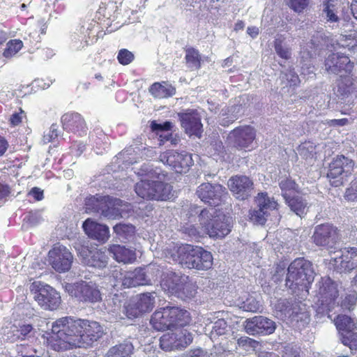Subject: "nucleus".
<instances>
[{"label": "nucleus", "mask_w": 357, "mask_h": 357, "mask_svg": "<svg viewBox=\"0 0 357 357\" xmlns=\"http://www.w3.org/2000/svg\"><path fill=\"white\" fill-rule=\"evenodd\" d=\"M55 351H64L74 348H87L105 334L97 321L65 317L56 320L52 326Z\"/></svg>", "instance_id": "obj_1"}, {"label": "nucleus", "mask_w": 357, "mask_h": 357, "mask_svg": "<svg viewBox=\"0 0 357 357\" xmlns=\"http://www.w3.org/2000/svg\"><path fill=\"white\" fill-rule=\"evenodd\" d=\"M85 211L98 213L112 220L127 218L134 215L131 204L109 195H90L84 200Z\"/></svg>", "instance_id": "obj_2"}, {"label": "nucleus", "mask_w": 357, "mask_h": 357, "mask_svg": "<svg viewBox=\"0 0 357 357\" xmlns=\"http://www.w3.org/2000/svg\"><path fill=\"white\" fill-rule=\"evenodd\" d=\"M310 306L296 298L280 299L275 305L276 316L298 329L310 321Z\"/></svg>", "instance_id": "obj_3"}, {"label": "nucleus", "mask_w": 357, "mask_h": 357, "mask_svg": "<svg viewBox=\"0 0 357 357\" xmlns=\"http://www.w3.org/2000/svg\"><path fill=\"white\" fill-rule=\"evenodd\" d=\"M314 276L312 264L304 258H297L287 268L285 285L294 291L298 289L308 292Z\"/></svg>", "instance_id": "obj_4"}, {"label": "nucleus", "mask_w": 357, "mask_h": 357, "mask_svg": "<svg viewBox=\"0 0 357 357\" xmlns=\"http://www.w3.org/2000/svg\"><path fill=\"white\" fill-rule=\"evenodd\" d=\"M178 263L184 268L206 271L213 266L212 254L202 247L184 244L177 249Z\"/></svg>", "instance_id": "obj_5"}, {"label": "nucleus", "mask_w": 357, "mask_h": 357, "mask_svg": "<svg viewBox=\"0 0 357 357\" xmlns=\"http://www.w3.org/2000/svg\"><path fill=\"white\" fill-rule=\"evenodd\" d=\"M355 162L344 155H337L328 163L326 178L333 187L343 186L354 172Z\"/></svg>", "instance_id": "obj_6"}, {"label": "nucleus", "mask_w": 357, "mask_h": 357, "mask_svg": "<svg viewBox=\"0 0 357 357\" xmlns=\"http://www.w3.org/2000/svg\"><path fill=\"white\" fill-rule=\"evenodd\" d=\"M257 208L250 210V220L256 223H264L270 221L273 223L280 222L281 216L278 209V204L268 193L259 192L255 197Z\"/></svg>", "instance_id": "obj_7"}, {"label": "nucleus", "mask_w": 357, "mask_h": 357, "mask_svg": "<svg viewBox=\"0 0 357 357\" xmlns=\"http://www.w3.org/2000/svg\"><path fill=\"white\" fill-rule=\"evenodd\" d=\"M30 291L34 300L44 310H54L61 304L59 294L48 284L33 282L30 285Z\"/></svg>", "instance_id": "obj_8"}, {"label": "nucleus", "mask_w": 357, "mask_h": 357, "mask_svg": "<svg viewBox=\"0 0 357 357\" xmlns=\"http://www.w3.org/2000/svg\"><path fill=\"white\" fill-rule=\"evenodd\" d=\"M66 291L77 301L83 303H95L102 300V294L96 283L81 281L74 284L67 283Z\"/></svg>", "instance_id": "obj_9"}, {"label": "nucleus", "mask_w": 357, "mask_h": 357, "mask_svg": "<svg viewBox=\"0 0 357 357\" xmlns=\"http://www.w3.org/2000/svg\"><path fill=\"white\" fill-rule=\"evenodd\" d=\"M135 191L142 199L166 200L170 194V186L159 181L142 180L135 184Z\"/></svg>", "instance_id": "obj_10"}, {"label": "nucleus", "mask_w": 357, "mask_h": 357, "mask_svg": "<svg viewBox=\"0 0 357 357\" xmlns=\"http://www.w3.org/2000/svg\"><path fill=\"white\" fill-rule=\"evenodd\" d=\"M231 226L232 225H204V227H196L195 225H183L180 230L191 238H197L208 234L211 238H221L231 231Z\"/></svg>", "instance_id": "obj_11"}, {"label": "nucleus", "mask_w": 357, "mask_h": 357, "mask_svg": "<svg viewBox=\"0 0 357 357\" xmlns=\"http://www.w3.org/2000/svg\"><path fill=\"white\" fill-rule=\"evenodd\" d=\"M257 130L250 125L239 126L234 128L228 135V140L237 150H250L256 139Z\"/></svg>", "instance_id": "obj_12"}, {"label": "nucleus", "mask_w": 357, "mask_h": 357, "mask_svg": "<svg viewBox=\"0 0 357 357\" xmlns=\"http://www.w3.org/2000/svg\"><path fill=\"white\" fill-rule=\"evenodd\" d=\"M49 263L56 272H68L73 262V256L65 246L59 244L54 245L48 252Z\"/></svg>", "instance_id": "obj_13"}, {"label": "nucleus", "mask_w": 357, "mask_h": 357, "mask_svg": "<svg viewBox=\"0 0 357 357\" xmlns=\"http://www.w3.org/2000/svg\"><path fill=\"white\" fill-rule=\"evenodd\" d=\"M196 193L202 202L212 206L220 205L224 198L228 195L226 188L222 185L210 183H202Z\"/></svg>", "instance_id": "obj_14"}, {"label": "nucleus", "mask_w": 357, "mask_h": 357, "mask_svg": "<svg viewBox=\"0 0 357 357\" xmlns=\"http://www.w3.org/2000/svg\"><path fill=\"white\" fill-rule=\"evenodd\" d=\"M143 6L142 0H109L107 3H102L98 13L104 17L110 19L114 17L119 8L131 13H137Z\"/></svg>", "instance_id": "obj_15"}, {"label": "nucleus", "mask_w": 357, "mask_h": 357, "mask_svg": "<svg viewBox=\"0 0 357 357\" xmlns=\"http://www.w3.org/2000/svg\"><path fill=\"white\" fill-rule=\"evenodd\" d=\"M75 249L82 264L97 268H103L107 265L108 257L101 250L82 245H77Z\"/></svg>", "instance_id": "obj_16"}, {"label": "nucleus", "mask_w": 357, "mask_h": 357, "mask_svg": "<svg viewBox=\"0 0 357 357\" xmlns=\"http://www.w3.org/2000/svg\"><path fill=\"white\" fill-rule=\"evenodd\" d=\"M245 332L250 335H268L273 334L276 328V323L264 316H255L247 319L244 324Z\"/></svg>", "instance_id": "obj_17"}, {"label": "nucleus", "mask_w": 357, "mask_h": 357, "mask_svg": "<svg viewBox=\"0 0 357 357\" xmlns=\"http://www.w3.org/2000/svg\"><path fill=\"white\" fill-rule=\"evenodd\" d=\"M160 160L178 174L187 173L193 165L191 154L174 151L165 152L160 155Z\"/></svg>", "instance_id": "obj_18"}, {"label": "nucleus", "mask_w": 357, "mask_h": 357, "mask_svg": "<svg viewBox=\"0 0 357 357\" xmlns=\"http://www.w3.org/2000/svg\"><path fill=\"white\" fill-rule=\"evenodd\" d=\"M177 115L181 126L184 129L186 134L190 136L195 135L201 137L203 126L197 109H188L184 112H178Z\"/></svg>", "instance_id": "obj_19"}, {"label": "nucleus", "mask_w": 357, "mask_h": 357, "mask_svg": "<svg viewBox=\"0 0 357 357\" xmlns=\"http://www.w3.org/2000/svg\"><path fill=\"white\" fill-rule=\"evenodd\" d=\"M192 342V335L186 330L167 333L160 338V347L166 351L182 349Z\"/></svg>", "instance_id": "obj_20"}, {"label": "nucleus", "mask_w": 357, "mask_h": 357, "mask_svg": "<svg viewBox=\"0 0 357 357\" xmlns=\"http://www.w3.org/2000/svg\"><path fill=\"white\" fill-rule=\"evenodd\" d=\"M312 237L317 245L328 248H333L340 240L337 230L332 225H318Z\"/></svg>", "instance_id": "obj_21"}, {"label": "nucleus", "mask_w": 357, "mask_h": 357, "mask_svg": "<svg viewBox=\"0 0 357 357\" xmlns=\"http://www.w3.org/2000/svg\"><path fill=\"white\" fill-rule=\"evenodd\" d=\"M228 187L236 199L245 200L250 197L254 183L248 176L236 175L229 179Z\"/></svg>", "instance_id": "obj_22"}, {"label": "nucleus", "mask_w": 357, "mask_h": 357, "mask_svg": "<svg viewBox=\"0 0 357 357\" xmlns=\"http://www.w3.org/2000/svg\"><path fill=\"white\" fill-rule=\"evenodd\" d=\"M326 69L338 75L353 72L354 63L349 56L340 53H331L325 60Z\"/></svg>", "instance_id": "obj_23"}, {"label": "nucleus", "mask_w": 357, "mask_h": 357, "mask_svg": "<svg viewBox=\"0 0 357 357\" xmlns=\"http://www.w3.org/2000/svg\"><path fill=\"white\" fill-rule=\"evenodd\" d=\"M340 252V258L335 259V271L337 273H349L357 268V248H343Z\"/></svg>", "instance_id": "obj_24"}, {"label": "nucleus", "mask_w": 357, "mask_h": 357, "mask_svg": "<svg viewBox=\"0 0 357 357\" xmlns=\"http://www.w3.org/2000/svg\"><path fill=\"white\" fill-rule=\"evenodd\" d=\"M188 276L172 271L163 272L160 275V287L167 294L174 296Z\"/></svg>", "instance_id": "obj_25"}, {"label": "nucleus", "mask_w": 357, "mask_h": 357, "mask_svg": "<svg viewBox=\"0 0 357 357\" xmlns=\"http://www.w3.org/2000/svg\"><path fill=\"white\" fill-rule=\"evenodd\" d=\"M174 127L171 121H165L158 123L155 120L150 121V128L158 137L159 145H164L166 142H170L172 145H176L180 142V137L177 134L168 132L163 134V131H171Z\"/></svg>", "instance_id": "obj_26"}, {"label": "nucleus", "mask_w": 357, "mask_h": 357, "mask_svg": "<svg viewBox=\"0 0 357 357\" xmlns=\"http://www.w3.org/2000/svg\"><path fill=\"white\" fill-rule=\"evenodd\" d=\"M319 298L322 301L338 304L337 299L339 296L337 284L330 278H321L317 283Z\"/></svg>", "instance_id": "obj_27"}, {"label": "nucleus", "mask_w": 357, "mask_h": 357, "mask_svg": "<svg viewBox=\"0 0 357 357\" xmlns=\"http://www.w3.org/2000/svg\"><path fill=\"white\" fill-rule=\"evenodd\" d=\"M151 268V266H149L147 269L138 268L132 272L126 273L122 279V284L125 287L130 288L151 284V280L148 275Z\"/></svg>", "instance_id": "obj_28"}, {"label": "nucleus", "mask_w": 357, "mask_h": 357, "mask_svg": "<svg viewBox=\"0 0 357 357\" xmlns=\"http://www.w3.org/2000/svg\"><path fill=\"white\" fill-rule=\"evenodd\" d=\"M63 130L74 133L86 131V123L84 118L77 112L65 113L61 118Z\"/></svg>", "instance_id": "obj_29"}, {"label": "nucleus", "mask_w": 357, "mask_h": 357, "mask_svg": "<svg viewBox=\"0 0 357 357\" xmlns=\"http://www.w3.org/2000/svg\"><path fill=\"white\" fill-rule=\"evenodd\" d=\"M170 319L168 307L165 306L154 312L151 315L150 324L155 330L158 331L172 330Z\"/></svg>", "instance_id": "obj_30"}, {"label": "nucleus", "mask_w": 357, "mask_h": 357, "mask_svg": "<svg viewBox=\"0 0 357 357\" xmlns=\"http://www.w3.org/2000/svg\"><path fill=\"white\" fill-rule=\"evenodd\" d=\"M168 307L172 328L183 327L188 325L192 319L190 313L184 308L176 305H167Z\"/></svg>", "instance_id": "obj_31"}, {"label": "nucleus", "mask_w": 357, "mask_h": 357, "mask_svg": "<svg viewBox=\"0 0 357 357\" xmlns=\"http://www.w3.org/2000/svg\"><path fill=\"white\" fill-rule=\"evenodd\" d=\"M35 333L34 328L31 324H23L13 325L10 327V330L7 333V340L13 342L19 340H25L33 336Z\"/></svg>", "instance_id": "obj_32"}, {"label": "nucleus", "mask_w": 357, "mask_h": 357, "mask_svg": "<svg viewBox=\"0 0 357 357\" xmlns=\"http://www.w3.org/2000/svg\"><path fill=\"white\" fill-rule=\"evenodd\" d=\"M108 251L112 257L119 262L127 264L135 259V251L124 245H112L109 247Z\"/></svg>", "instance_id": "obj_33"}, {"label": "nucleus", "mask_w": 357, "mask_h": 357, "mask_svg": "<svg viewBox=\"0 0 357 357\" xmlns=\"http://www.w3.org/2000/svg\"><path fill=\"white\" fill-rule=\"evenodd\" d=\"M86 234L91 239L105 243L109 237L107 225H82Z\"/></svg>", "instance_id": "obj_34"}, {"label": "nucleus", "mask_w": 357, "mask_h": 357, "mask_svg": "<svg viewBox=\"0 0 357 357\" xmlns=\"http://www.w3.org/2000/svg\"><path fill=\"white\" fill-rule=\"evenodd\" d=\"M149 93L155 98L162 99L172 97L176 94V88L167 82H154L149 89Z\"/></svg>", "instance_id": "obj_35"}, {"label": "nucleus", "mask_w": 357, "mask_h": 357, "mask_svg": "<svg viewBox=\"0 0 357 357\" xmlns=\"http://www.w3.org/2000/svg\"><path fill=\"white\" fill-rule=\"evenodd\" d=\"M134 351L132 343L128 340L110 347L105 357H132Z\"/></svg>", "instance_id": "obj_36"}, {"label": "nucleus", "mask_w": 357, "mask_h": 357, "mask_svg": "<svg viewBox=\"0 0 357 357\" xmlns=\"http://www.w3.org/2000/svg\"><path fill=\"white\" fill-rule=\"evenodd\" d=\"M156 297L155 291L145 292L137 295L134 301L144 314L152 311L155 307Z\"/></svg>", "instance_id": "obj_37"}, {"label": "nucleus", "mask_w": 357, "mask_h": 357, "mask_svg": "<svg viewBox=\"0 0 357 357\" xmlns=\"http://www.w3.org/2000/svg\"><path fill=\"white\" fill-rule=\"evenodd\" d=\"M340 75L336 80L337 95L343 96L353 91L355 79L352 73Z\"/></svg>", "instance_id": "obj_38"}, {"label": "nucleus", "mask_w": 357, "mask_h": 357, "mask_svg": "<svg viewBox=\"0 0 357 357\" xmlns=\"http://www.w3.org/2000/svg\"><path fill=\"white\" fill-rule=\"evenodd\" d=\"M335 321L339 334L344 336V341H347V335L349 334V330L357 331V323L347 315H338Z\"/></svg>", "instance_id": "obj_39"}, {"label": "nucleus", "mask_w": 357, "mask_h": 357, "mask_svg": "<svg viewBox=\"0 0 357 357\" xmlns=\"http://www.w3.org/2000/svg\"><path fill=\"white\" fill-rule=\"evenodd\" d=\"M282 195L284 199H289L301 192L298 185L291 177H285L279 182Z\"/></svg>", "instance_id": "obj_40"}, {"label": "nucleus", "mask_w": 357, "mask_h": 357, "mask_svg": "<svg viewBox=\"0 0 357 357\" xmlns=\"http://www.w3.org/2000/svg\"><path fill=\"white\" fill-rule=\"evenodd\" d=\"M197 289V287L196 284L188 276L174 296L183 301L190 300L195 296Z\"/></svg>", "instance_id": "obj_41"}, {"label": "nucleus", "mask_w": 357, "mask_h": 357, "mask_svg": "<svg viewBox=\"0 0 357 357\" xmlns=\"http://www.w3.org/2000/svg\"><path fill=\"white\" fill-rule=\"evenodd\" d=\"M185 60L188 68L199 70L202 67V58L198 50L190 47L185 49Z\"/></svg>", "instance_id": "obj_42"}, {"label": "nucleus", "mask_w": 357, "mask_h": 357, "mask_svg": "<svg viewBox=\"0 0 357 357\" xmlns=\"http://www.w3.org/2000/svg\"><path fill=\"white\" fill-rule=\"evenodd\" d=\"M114 231L118 238L125 242L133 240L136 229L133 225H115Z\"/></svg>", "instance_id": "obj_43"}, {"label": "nucleus", "mask_w": 357, "mask_h": 357, "mask_svg": "<svg viewBox=\"0 0 357 357\" xmlns=\"http://www.w3.org/2000/svg\"><path fill=\"white\" fill-rule=\"evenodd\" d=\"M285 201L291 210L299 217L302 218L306 214L307 203L301 197L297 195Z\"/></svg>", "instance_id": "obj_44"}, {"label": "nucleus", "mask_w": 357, "mask_h": 357, "mask_svg": "<svg viewBox=\"0 0 357 357\" xmlns=\"http://www.w3.org/2000/svg\"><path fill=\"white\" fill-rule=\"evenodd\" d=\"M227 331L228 325L227 321L223 319H218L211 327L210 337L211 339L216 338L226 334Z\"/></svg>", "instance_id": "obj_45"}, {"label": "nucleus", "mask_w": 357, "mask_h": 357, "mask_svg": "<svg viewBox=\"0 0 357 357\" xmlns=\"http://www.w3.org/2000/svg\"><path fill=\"white\" fill-rule=\"evenodd\" d=\"M338 304L331 302L322 301V299L319 298L317 303V307L316 309V317L321 319L325 316L331 318L330 312Z\"/></svg>", "instance_id": "obj_46"}, {"label": "nucleus", "mask_w": 357, "mask_h": 357, "mask_svg": "<svg viewBox=\"0 0 357 357\" xmlns=\"http://www.w3.org/2000/svg\"><path fill=\"white\" fill-rule=\"evenodd\" d=\"M192 213L198 215L197 220L199 223H213V215L206 208L200 210L199 206H192L190 207V216L192 215Z\"/></svg>", "instance_id": "obj_47"}, {"label": "nucleus", "mask_w": 357, "mask_h": 357, "mask_svg": "<svg viewBox=\"0 0 357 357\" xmlns=\"http://www.w3.org/2000/svg\"><path fill=\"white\" fill-rule=\"evenodd\" d=\"M287 5L295 13H301L310 7L311 0H286Z\"/></svg>", "instance_id": "obj_48"}, {"label": "nucleus", "mask_w": 357, "mask_h": 357, "mask_svg": "<svg viewBox=\"0 0 357 357\" xmlns=\"http://www.w3.org/2000/svg\"><path fill=\"white\" fill-rule=\"evenodd\" d=\"M23 47V43L20 40H10L6 45V48L3 52V55L6 57H12L16 54Z\"/></svg>", "instance_id": "obj_49"}, {"label": "nucleus", "mask_w": 357, "mask_h": 357, "mask_svg": "<svg viewBox=\"0 0 357 357\" xmlns=\"http://www.w3.org/2000/svg\"><path fill=\"white\" fill-rule=\"evenodd\" d=\"M337 3V0H327L325 3L324 12L326 13L328 21L336 22L339 20V17L335 13Z\"/></svg>", "instance_id": "obj_50"}, {"label": "nucleus", "mask_w": 357, "mask_h": 357, "mask_svg": "<svg viewBox=\"0 0 357 357\" xmlns=\"http://www.w3.org/2000/svg\"><path fill=\"white\" fill-rule=\"evenodd\" d=\"M123 312L130 319H135L144 314L134 300L124 307Z\"/></svg>", "instance_id": "obj_51"}, {"label": "nucleus", "mask_w": 357, "mask_h": 357, "mask_svg": "<svg viewBox=\"0 0 357 357\" xmlns=\"http://www.w3.org/2000/svg\"><path fill=\"white\" fill-rule=\"evenodd\" d=\"M283 40L280 38H276L274 41V48L277 54L282 59L288 60L291 58V50L288 47H285L282 45Z\"/></svg>", "instance_id": "obj_52"}, {"label": "nucleus", "mask_w": 357, "mask_h": 357, "mask_svg": "<svg viewBox=\"0 0 357 357\" xmlns=\"http://www.w3.org/2000/svg\"><path fill=\"white\" fill-rule=\"evenodd\" d=\"M344 199L348 202H357V176L349 183L348 188H346Z\"/></svg>", "instance_id": "obj_53"}, {"label": "nucleus", "mask_w": 357, "mask_h": 357, "mask_svg": "<svg viewBox=\"0 0 357 357\" xmlns=\"http://www.w3.org/2000/svg\"><path fill=\"white\" fill-rule=\"evenodd\" d=\"M134 59V54L127 49H121L118 52L117 60L119 63L123 66L129 65Z\"/></svg>", "instance_id": "obj_54"}, {"label": "nucleus", "mask_w": 357, "mask_h": 357, "mask_svg": "<svg viewBox=\"0 0 357 357\" xmlns=\"http://www.w3.org/2000/svg\"><path fill=\"white\" fill-rule=\"evenodd\" d=\"M349 334H347V341H344L343 335L340 336V340L342 343L350 348L351 350H357V331L349 330Z\"/></svg>", "instance_id": "obj_55"}, {"label": "nucleus", "mask_w": 357, "mask_h": 357, "mask_svg": "<svg viewBox=\"0 0 357 357\" xmlns=\"http://www.w3.org/2000/svg\"><path fill=\"white\" fill-rule=\"evenodd\" d=\"M26 118V112L20 107L18 111L15 112L12 114L8 119L9 124L11 127H16L20 126L24 119Z\"/></svg>", "instance_id": "obj_56"}, {"label": "nucleus", "mask_w": 357, "mask_h": 357, "mask_svg": "<svg viewBox=\"0 0 357 357\" xmlns=\"http://www.w3.org/2000/svg\"><path fill=\"white\" fill-rule=\"evenodd\" d=\"M286 266V264L283 261H280L274 266L272 280L275 283L280 282L282 280V277L285 273Z\"/></svg>", "instance_id": "obj_57"}, {"label": "nucleus", "mask_w": 357, "mask_h": 357, "mask_svg": "<svg viewBox=\"0 0 357 357\" xmlns=\"http://www.w3.org/2000/svg\"><path fill=\"white\" fill-rule=\"evenodd\" d=\"M259 303L253 297L248 298L241 303V308L244 311L256 312L260 308Z\"/></svg>", "instance_id": "obj_58"}, {"label": "nucleus", "mask_w": 357, "mask_h": 357, "mask_svg": "<svg viewBox=\"0 0 357 357\" xmlns=\"http://www.w3.org/2000/svg\"><path fill=\"white\" fill-rule=\"evenodd\" d=\"M237 344L240 347H243L244 349L248 350L250 348H255L257 344V342L248 337H241L238 339Z\"/></svg>", "instance_id": "obj_59"}, {"label": "nucleus", "mask_w": 357, "mask_h": 357, "mask_svg": "<svg viewBox=\"0 0 357 357\" xmlns=\"http://www.w3.org/2000/svg\"><path fill=\"white\" fill-rule=\"evenodd\" d=\"M282 357H301V349L298 347H286Z\"/></svg>", "instance_id": "obj_60"}, {"label": "nucleus", "mask_w": 357, "mask_h": 357, "mask_svg": "<svg viewBox=\"0 0 357 357\" xmlns=\"http://www.w3.org/2000/svg\"><path fill=\"white\" fill-rule=\"evenodd\" d=\"M11 193V188L7 183L0 182V200L6 199Z\"/></svg>", "instance_id": "obj_61"}, {"label": "nucleus", "mask_w": 357, "mask_h": 357, "mask_svg": "<svg viewBox=\"0 0 357 357\" xmlns=\"http://www.w3.org/2000/svg\"><path fill=\"white\" fill-rule=\"evenodd\" d=\"M29 194L33 196L36 201H41L44 198L43 190L38 187L32 188Z\"/></svg>", "instance_id": "obj_62"}, {"label": "nucleus", "mask_w": 357, "mask_h": 357, "mask_svg": "<svg viewBox=\"0 0 357 357\" xmlns=\"http://www.w3.org/2000/svg\"><path fill=\"white\" fill-rule=\"evenodd\" d=\"M287 76L290 86H294L299 84L300 79L298 75L294 71L290 70L289 75H287Z\"/></svg>", "instance_id": "obj_63"}, {"label": "nucleus", "mask_w": 357, "mask_h": 357, "mask_svg": "<svg viewBox=\"0 0 357 357\" xmlns=\"http://www.w3.org/2000/svg\"><path fill=\"white\" fill-rule=\"evenodd\" d=\"M207 352L201 348L190 350L187 357H206Z\"/></svg>", "instance_id": "obj_64"}]
</instances>
